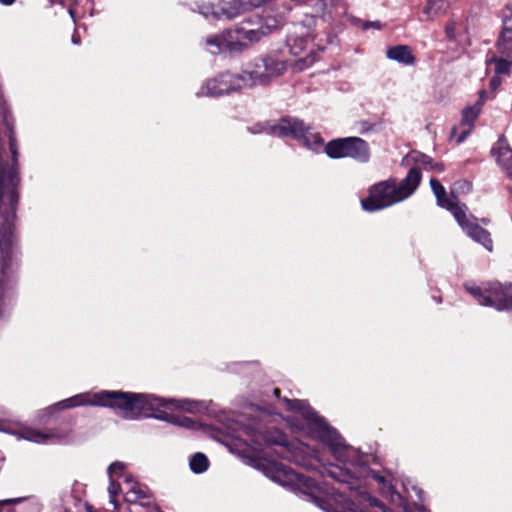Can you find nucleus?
Here are the masks:
<instances>
[{"label": "nucleus", "mask_w": 512, "mask_h": 512, "mask_svg": "<svg viewBox=\"0 0 512 512\" xmlns=\"http://www.w3.org/2000/svg\"><path fill=\"white\" fill-rule=\"evenodd\" d=\"M328 473L332 478L336 479L339 482H346V483L349 482V478H350L349 473L347 471L340 469L337 466H332L328 470Z\"/></svg>", "instance_id": "26"}, {"label": "nucleus", "mask_w": 512, "mask_h": 512, "mask_svg": "<svg viewBox=\"0 0 512 512\" xmlns=\"http://www.w3.org/2000/svg\"><path fill=\"white\" fill-rule=\"evenodd\" d=\"M285 18L283 16H268L264 22L260 25L264 35L267 36L274 31L279 30L285 25Z\"/></svg>", "instance_id": "23"}, {"label": "nucleus", "mask_w": 512, "mask_h": 512, "mask_svg": "<svg viewBox=\"0 0 512 512\" xmlns=\"http://www.w3.org/2000/svg\"><path fill=\"white\" fill-rule=\"evenodd\" d=\"M112 408L118 409L120 416L126 419L155 417L166 419L182 427L192 428L194 422L189 418L174 416L162 417L156 415L164 409H169V399L159 398L150 394H136L114 391Z\"/></svg>", "instance_id": "2"}, {"label": "nucleus", "mask_w": 512, "mask_h": 512, "mask_svg": "<svg viewBox=\"0 0 512 512\" xmlns=\"http://www.w3.org/2000/svg\"><path fill=\"white\" fill-rule=\"evenodd\" d=\"M277 124H274V126H276ZM273 127V125H268V124H256L252 127L249 128L250 132L253 133V134H257V133H267V134H270V135H274V133L271 132V128ZM275 136H278L277 134H275Z\"/></svg>", "instance_id": "30"}, {"label": "nucleus", "mask_w": 512, "mask_h": 512, "mask_svg": "<svg viewBox=\"0 0 512 512\" xmlns=\"http://www.w3.org/2000/svg\"><path fill=\"white\" fill-rule=\"evenodd\" d=\"M126 481L129 485L128 490L126 491V499L128 502L135 503L139 500L146 499L147 491L142 488L138 483H130V479L126 478Z\"/></svg>", "instance_id": "24"}, {"label": "nucleus", "mask_w": 512, "mask_h": 512, "mask_svg": "<svg viewBox=\"0 0 512 512\" xmlns=\"http://www.w3.org/2000/svg\"><path fill=\"white\" fill-rule=\"evenodd\" d=\"M0 431L7 432V433H13L15 434L18 439L27 440L34 443H47L50 440H53L57 438V435L52 431H43V430H37L33 428H22L18 432H11L8 431L4 426L3 423L0 421Z\"/></svg>", "instance_id": "18"}, {"label": "nucleus", "mask_w": 512, "mask_h": 512, "mask_svg": "<svg viewBox=\"0 0 512 512\" xmlns=\"http://www.w3.org/2000/svg\"><path fill=\"white\" fill-rule=\"evenodd\" d=\"M501 85V79L498 75L492 77L490 81V86L493 90H496Z\"/></svg>", "instance_id": "33"}, {"label": "nucleus", "mask_w": 512, "mask_h": 512, "mask_svg": "<svg viewBox=\"0 0 512 512\" xmlns=\"http://www.w3.org/2000/svg\"><path fill=\"white\" fill-rule=\"evenodd\" d=\"M114 391L85 392L74 395L57 403L59 409H69L80 406H101L112 408Z\"/></svg>", "instance_id": "11"}, {"label": "nucleus", "mask_w": 512, "mask_h": 512, "mask_svg": "<svg viewBox=\"0 0 512 512\" xmlns=\"http://www.w3.org/2000/svg\"><path fill=\"white\" fill-rule=\"evenodd\" d=\"M253 441L257 444L263 442L269 445L283 446V451L280 453L282 457L309 469L317 468V464L320 462L318 452L315 449L302 442L287 443L285 435L278 430L268 432L263 436H256Z\"/></svg>", "instance_id": "5"}, {"label": "nucleus", "mask_w": 512, "mask_h": 512, "mask_svg": "<svg viewBox=\"0 0 512 512\" xmlns=\"http://www.w3.org/2000/svg\"><path fill=\"white\" fill-rule=\"evenodd\" d=\"M463 190V191H470L471 190V184L467 181H459L454 184L453 190Z\"/></svg>", "instance_id": "32"}, {"label": "nucleus", "mask_w": 512, "mask_h": 512, "mask_svg": "<svg viewBox=\"0 0 512 512\" xmlns=\"http://www.w3.org/2000/svg\"><path fill=\"white\" fill-rule=\"evenodd\" d=\"M446 35L449 39L454 40L456 38V29L453 22L448 23L445 27Z\"/></svg>", "instance_id": "31"}, {"label": "nucleus", "mask_w": 512, "mask_h": 512, "mask_svg": "<svg viewBox=\"0 0 512 512\" xmlns=\"http://www.w3.org/2000/svg\"><path fill=\"white\" fill-rule=\"evenodd\" d=\"M496 75L500 76L508 74L511 66V62L504 59H494Z\"/></svg>", "instance_id": "28"}, {"label": "nucleus", "mask_w": 512, "mask_h": 512, "mask_svg": "<svg viewBox=\"0 0 512 512\" xmlns=\"http://www.w3.org/2000/svg\"><path fill=\"white\" fill-rule=\"evenodd\" d=\"M316 13L318 14H323L324 11H325V4L323 2V0H318V2L316 3Z\"/></svg>", "instance_id": "34"}, {"label": "nucleus", "mask_w": 512, "mask_h": 512, "mask_svg": "<svg viewBox=\"0 0 512 512\" xmlns=\"http://www.w3.org/2000/svg\"><path fill=\"white\" fill-rule=\"evenodd\" d=\"M209 462L203 453H196L190 459V468L194 473H203L208 469Z\"/></svg>", "instance_id": "25"}, {"label": "nucleus", "mask_w": 512, "mask_h": 512, "mask_svg": "<svg viewBox=\"0 0 512 512\" xmlns=\"http://www.w3.org/2000/svg\"><path fill=\"white\" fill-rule=\"evenodd\" d=\"M120 492V485L117 484L113 478L110 479V485L108 487V493H109V498H110V503L114 506V509H117L118 507V504H117V501H116V496L119 494Z\"/></svg>", "instance_id": "27"}, {"label": "nucleus", "mask_w": 512, "mask_h": 512, "mask_svg": "<svg viewBox=\"0 0 512 512\" xmlns=\"http://www.w3.org/2000/svg\"><path fill=\"white\" fill-rule=\"evenodd\" d=\"M169 408L195 413L201 409V403L190 399H169Z\"/></svg>", "instance_id": "22"}, {"label": "nucleus", "mask_w": 512, "mask_h": 512, "mask_svg": "<svg viewBox=\"0 0 512 512\" xmlns=\"http://www.w3.org/2000/svg\"><path fill=\"white\" fill-rule=\"evenodd\" d=\"M286 70V64L276 56H267L259 59L254 68L250 71H244L250 78L251 87L257 84H263L272 77L279 76Z\"/></svg>", "instance_id": "10"}, {"label": "nucleus", "mask_w": 512, "mask_h": 512, "mask_svg": "<svg viewBox=\"0 0 512 512\" xmlns=\"http://www.w3.org/2000/svg\"><path fill=\"white\" fill-rule=\"evenodd\" d=\"M452 1L453 0H427L423 8V14L426 16L427 20H432L441 13L446 12Z\"/></svg>", "instance_id": "21"}, {"label": "nucleus", "mask_w": 512, "mask_h": 512, "mask_svg": "<svg viewBox=\"0 0 512 512\" xmlns=\"http://www.w3.org/2000/svg\"><path fill=\"white\" fill-rule=\"evenodd\" d=\"M72 41H73L74 44H78L77 38L72 37Z\"/></svg>", "instance_id": "39"}, {"label": "nucleus", "mask_w": 512, "mask_h": 512, "mask_svg": "<svg viewBox=\"0 0 512 512\" xmlns=\"http://www.w3.org/2000/svg\"><path fill=\"white\" fill-rule=\"evenodd\" d=\"M265 37L260 26L255 29L239 27L227 30L219 35L210 36L206 39L208 51L211 54L221 52H240Z\"/></svg>", "instance_id": "4"}, {"label": "nucleus", "mask_w": 512, "mask_h": 512, "mask_svg": "<svg viewBox=\"0 0 512 512\" xmlns=\"http://www.w3.org/2000/svg\"><path fill=\"white\" fill-rule=\"evenodd\" d=\"M243 433H244V434H246V435H248V434H249V432H248V430H247V429H244Z\"/></svg>", "instance_id": "43"}, {"label": "nucleus", "mask_w": 512, "mask_h": 512, "mask_svg": "<svg viewBox=\"0 0 512 512\" xmlns=\"http://www.w3.org/2000/svg\"><path fill=\"white\" fill-rule=\"evenodd\" d=\"M274 394H275L276 396H278V394H279V389H277V388H276V389H274Z\"/></svg>", "instance_id": "40"}, {"label": "nucleus", "mask_w": 512, "mask_h": 512, "mask_svg": "<svg viewBox=\"0 0 512 512\" xmlns=\"http://www.w3.org/2000/svg\"><path fill=\"white\" fill-rule=\"evenodd\" d=\"M15 500H9V499H6L4 502L5 503H8V502H14Z\"/></svg>", "instance_id": "42"}, {"label": "nucleus", "mask_w": 512, "mask_h": 512, "mask_svg": "<svg viewBox=\"0 0 512 512\" xmlns=\"http://www.w3.org/2000/svg\"><path fill=\"white\" fill-rule=\"evenodd\" d=\"M370 27L375 28V29H380L381 25L378 21H375V22H366L363 26L364 29H368Z\"/></svg>", "instance_id": "35"}, {"label": "nucleus", "mask_w": 512, "mask_h": 512, "mask_svg": "<svg viewBox=\"0 0 512 512\" xmlns=\"http://www.w3.org/2000/svg\"><path fill=\"white\" fill-rule=\"evenodd\" d=\"M373 477H374V479H375L376 481H378L379 483H383V484L385 483V479H384V477H383V476H380V475H378V474H374V475H373Z\"/></svg>", "instance_id": "36"}, {"label": "nucleus", "mask_w": 512, "mask_h": 512, "mask_svg": "<svg viewBox=\"0 0 512 512\" xmlns=\"http://www.w3.org/2000/svg\"><path fill=\"white\" fill-rule=\"evenodd\" d=\"M69 13H70L71 17L73 18L74 14H73V10L72 9H69Z\"/></svg>", "instance_id": "41"}, {"label": "nucleus", "mask_w": 512, "mask_h": 512, "mask_svg": "<svg viewBox=\"0 0 512 512\" xmlns=\"http://www.w3.org/2000/svg\"><path fill=\"white\" fill-rule=\"evenodd\" d=\"M430 186L436 197L437 204L450 211L455 219H459L460 215H462V210L466 205L460 204L454 194L448 196L444 186L437 179L431 178Z\"/></svg>", "instance_id": "14"}, {"label": "nucleus", "mask_w": 512, "mask_h": 512, "mask_svg": "<svg viewBox=\"0 0 512 512\" xmlns=\"http://www.w3.org/2000/svg\"><path fill=\"white\" fill-rule=\"evenodd\" d=\"M15 0H0V2L4 5H11Z\"/></svg>", "instance_id": "37"}, {"label": "nucleus", "mask_w": 512, "mask_h": 512, "mask_svg": "<svg viewBox=\"0 0 512 512\" xmlns=\"http://www.w3.org/2000/svg\"><path fill=\"white\" fill-rule=\"evenodd\" d=\"M324 150L330 158H352L358 162L366 163L370 159L368 143L359 137H346L331 140Z\"/></svg>", "instance_id": "7"}, {"label": "nucleus", "mask_w": 512, "mask_h": 512, "mask_svg": "<svg viewBox=\"0 0 512 512\" xmlns=\"http://www.w3.org/2000/svg\"><path fill=\"white\" fill-rule=\"evenodd\" d=\"M125 468V464L122 462H114L108 467V475L109 478L112 479L114 477L119 476Z\"/></svg>", "instance_id": "29"}, {"label": "nucleus", "mask_w": 512, "mask_h": 512, "mask_svg": "<svg viewBox=\"0 0 512 512\" xmlns=\"http://www.w3.org/2000/svg\"><path fill=\"white\" fill-rule=\"evenodd\" d=\"M466 290L480 305L493 307L498 311L512 310V284L491 282L482 287L466 286Z\"/></svg>", "instance_id": "6"}, {"label": "nucleus", "mask_w": 512, "mask_h": 512, "mask_svg": "<svg viewBox=\"0 0 512 512\" xmlns=\"http://www.w3.org/2000/svg\"><path fill=\"white\" fill-rule=\"evenodd\" d=\"M455 220L470 238L483 245L488 251L491 252L493 250V241L491 239L490 233L484 228L470 221V218L467 215V206L462 210V215H460L459 219Z\"/></svg>", "instance_id": "13"}, {"label": "nucleus", "mask_w": 512, "mask_h": 512, "mask_svg": "<svg viewBox=\"0 0 512 512\" xmlns=\"http://www.w3.org/2000/svg\"><path fill=\"white\" fill-rule=\"evenodd\" d=\"M402 164L405 166H409L410 168H418L420 173L421 169H429L436 172L444 171L443 164L433 162V160L429 156L418 151H412L409 154H407L404 157Z\"/></svg>", "instance_id": "17"}, {"label": "nucleus", "mask_w": 512, "mask_h": 512, "mask_svg": "<svg viewBox=\"0 0 512 512\" xmlns=\"http://www.w3.org/2000/svg\"><path fill=\"white\" fill-rule=\"evenodd\" d=\"M498 50L502 54L512 53V2L503 11V28L497 41Z\"/></svg>", "instance_id": "16"}, {"label": "nucleus", "mask_w": 512, "mask_h": 512, "mask_svg": "<svg viewBox=\"0 0 512 512\" xmlns=\"http://www.w3.org/2000/svg\"><path fill=\"white\" fill-rule=\"evenodd\" d=\"M288 410L299 413L297 419L299 429L306 435L314 438L329 448L334 457L341 463L347 465H356L359 463V452L355 448L347 445L335 429L328 426L303 400H282Z\"/></svg>", "instance_id": "1"}, {"label": "nucleus", "mask_w": 512, "mask_h": 512, "mask_svg": "<svg viewBox=\"0 0 512 512\" xmlns=\"http://www.w3.org/2000/svg\"><path fill=\"white\" fill-rule=\"evenodd\" d=\"M312 41L313 39L310 36L304 39H295L291 46V52L299 57L297 61L299 69H305L311 66L316 60L314 50L310 47L312 46Z\"/></svg>", "instance_id": "15"}, {"label": "nucleus", "mask_w": 512, "mask_h": 512, "mask_svg": "<svg viewBox=\"0 0 512 512\" xmlns=\"http://www.w3.org/2000/svg\"><path fill=\"white\" fill-rule=\"evenodd\" d=\"M271 132L280 137L290 136L296 140L302 141L307 148L314 151L319 150L323 146L321 136L297 119H282L276 126L271 128Z\"/></svg>", "instance_id": "8"}, {"label": "nucleus", "mask_w": 512, "mask_h": 512, "mask_svg": "<svg viewBox=\"0 0 512 512\" xmlns=\"http://www.w3.org/2000/svg\"><path fill=\"white\" fill-rule=\"evenodd\" d=\"M386 56L388 59L396 61L403 65H414L415 56L412 54L411 48L407 45H397L387 49Z\"/></svg>", "instance_id": "20"}, {"label": "nucleus", "mask_w": 512, "mask_h": 512, "mask_svg": "<svg viewBox=\"0 0 512 512\" xmlns=\"http://www.w3.org/2000/svg\"><path fill=\"white\" fill-rule=\"evenodd\" d=\"M486 92L481 91L479 95V99L477 102L470 107H467L463 110L462 114V121H461V127L463 128L462 131L458 135V129L453 128L452 130V138H455V141L457 144H460L463 142L466 137L469 135V133L472 130L473 124L477 117L479 116L482 106L486 101Z\"/></svg>", "instance_id": "12"}, {"label": "nucleus", "mask_w": 512, "mask_h": 512, "mask_svg": "<svg viewBox=\"0 0 512 512\" xmlns=\"http://www.w3.org/2000/svg\"><path fill=\"white\" fill-rule=\"evenodd\" d=\"M373 504L374 505H378V503H377V501L375 499L373 500Z\"/></svg>", "instance_id": "44"}, {"label": "nucleus", "mask_w": 512, "mask_h": 512, "mask_svg": "<svg viewBox=\"0 0 512 512\" xmlns=\"http://www.w3.org/2000/svg\"><path fill=\"white\" fill-rule=\"evenodd\" d=\"M421 181L418 168H409L406 177L398 182L390 178L374 184L369 189L367 198L361 201L365 211L375 212L409 198L417 189Z\"/></svg>", "instance_id": "3"}, {"label": "nucleus", "mask_w": 512, "mask_h": 512, "mask_svg": "<svg viewBox=\"0 0 512 512\" xmlns=\"http://www.w3.org/2000/svg\"><path fill=\"white\" fill-rule=\"evenodd\" d=\"M251 87V81L243 71L240 74L223 73L206 82L198 96H221L232 91Z\"/></svg>", "instance_id": "9"}, {"label": "nucleus", "mask_w": 512, "mask_h": 512, "mask_svg": "<svg viewBox=\"0 0 512 512\" xmlns=\"http://www.w3.org/2000/svg\"><path fill=\"white\" fill-rule=\"evenodd\" d=\"M498 165L510 177H512V149L502 137L498 140L496 146L492 149Z\"/></svg>", "instance_id": "19"}, {"label": "nucleus", "mask_w": 512, "mask_h": 512, "mask_svg": "<svg viewBox=\"0 0 512 512\" xmlns=\"http://www.w3.org/2000/svg\"><path fill=\"white\" fill-rule=\"evenodd\" d=\"M15 0H0V2L4 5H11Z\"/></svg>", "instance_id": "38"}]
</instances>
